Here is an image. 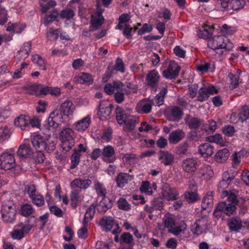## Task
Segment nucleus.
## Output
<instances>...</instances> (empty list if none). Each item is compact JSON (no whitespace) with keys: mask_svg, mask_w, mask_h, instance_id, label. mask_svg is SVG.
<instances>
[{"mask_svg":"<svg viewBox=\"0 0 249 249\" xmlns=\"http://www.w3.org/2000/svg\"><path fill=\"white\" fill-rule=\"evenodd\" d=\"M219 204L222 207L221 208L224 214L228 216L233 214L236 209L235 205L232 204L231 203H227L225 201L219 202Z\"/></svg>","mask_w":249,"mask_h":249,"instance_id":"bb28decb","label":"nucleus"},{"mask_svg":"<svg viewBox=\"0 0 249 249\" xmlns=\"http://www.w3.org/2000/svg\"><path fill=\"white\" fill-rule=\"evenodd\" d=\"M113 105L107 101H102L99 106L98 115L102 120H106L110 118Z\"/></svg>","mask_w":249,"mask_h":249,"instance_id":"20e7f679","label":"nucleus"},{"mask_svg":"<svg viewBox=\"0 0 249 249\" xmlns=\"http://www.w3.org/2000/svg\"><path fill=\"white\" fill-rule=\"evenodd\" d=\"M124 28L123 31V34L127 39H131L132 38V32H135L137 28L134 29L130 26L128 23H125L124 25Z\"/></svg>","mask_w":249,"mask_h":249,"instance_id":"5fc2aeb1","label":"nucleus"},{"mask_svg":"<svg viewBox=\"0 0 249 249\" xmlns=\"http://www.w3.org/2000/svg\"><path fill=\"white\" fill-rule=\"evenodd\" d=\"M229 77L231 81L230 88L231 89L236 88L239 85V75L230 73L229 74Z\"/></svg>","mask_w":249,"mask_h":249,"instance_id":"8fccbe9b","label":"nucleus"},{"mask_svg":"<svg viewBox=\"0 0 249 249\" xmlns=\"http://www.w3.org/2000/svg\"><path fill=\"white\" fill-rule=\"evenodd\" d=\"M132 179V177L128 174L120 173L117 175L116 178V181L117 186L122 188L128 183V181H131Z\"/></svg>","mask_w":249,"mask_h":249,"instance_id":"aec40b11","label":"nucleus"},{"mask_svg":"<svg viewBox=\"0 0 249 249\" xmlns=\"http://www.w3.org/2000/svg\"><path fill=\"white\" fill-rule=\"evenodd\" d=\"M228 226L231 231H238L242 227V221L238 217H233L229 220Z\"/></svg>","mask_w":249,"mask_h":249,"instance_id":"4be33fe9","label":"nucleus"},{"mask_svg":"<svg viewBox=\"0 0 249 249\" xmlns=\"http://www.w3.org/2000/svg\"><path fill=\"white\" fill-rule=\"evenodd\" d=\"M249 118V108L247 106H244L239 114V119L243 122Z\"/></svg>","mask_w":249,"mask_h":249,"instance_id":"3c124183","label":"nucleus"},{"mask_svg":"<svg viewBox=\"0 0 249 249\" xmlns=\"http://www.w3.org/2000/svg\"><path fill=\"white\" fill-rule=\"evenodd\" d=\"M129 89H122L114 93V98L115 102L118 104L122 103L124 100V94H130Z\"/></svg>","mask_w":249,"mask_h":249,"instance_id":"473e14b6","label":"nucleus"},{"mask_svg":"<svg viewBox=\"0 0 249 249\" xmlns=\"http://www.w3.org/2000/svg\"><path fill=\"white\" fill-rule=\"evenodd\" d=\"M199 174L205 178L210 179L213 177V173L210 166L203 165L200 168Z\"/></svg>","mask_w":249,"mask_h":249,"instance_id":"f704fd0d","label":"nucleus"},{"mask_svg":"<svg viewBox=\"0 0 249 249\" xmlns=\"http://www.w3.org/2000/svg\"><path fill=\"white\" fill-rule=\"evenodd\" d=\"M75 16V13L72 10L66 8L62 10L60 13V16L62 18L70 19Z\"/></svg>","mask_w":249,"mask_h":249,"instance_id":"603ef678","label":"nucleus"},{"mask_svg":"<svg viewBox=\"0 0 249 249\" xmlns=\"http://www.w3.org/2000/svg\"><path fill=\"white\" fill-rule=\"evenodd\" d=\"M225 38L222 36H214L209 38L208 41V46L213 50L222 49Z\"/></svg>","mask_w":249,"mask_h":249,"instance_id":"6e6552de","label":"nucleus"},{"mask_svg":"<svg viewBox=\"0 0 249 249\" xmlns=\"http://www.w3.org/2000/svg\"><path fill=\"white\" fill-rule=\"evenodd\" d=\"M90 123V119L89 117H86L75 123V126L77 130L84 131L89 126Z\"/></svg>","mask_w":249,"mask_h":249,"instance_id":"c85d7f7f","label":"nucleus"},{"mask_svg":"<svg viewBox=\"0 0 249 249\" xmlns=\"http://www.w3.org/2000/svg\"><path fill=\"white\" fill-rule=\"evenodd\" d=\"M114 150L112 146L108 145L104 147L102 151V154L104 157L110 158L114 154Z\"/></svg>","mask_w":249,"mask_h":249,"instance_id":"338daca9","label":"nucleus"},{"mask_svg":"<svg viewBox=\"0 0 249 249\" xmlns=\"http://www.w3.org/2000/svg\"><path fill=\"white\" fill-rule=\"evenodd\" d=\"M33 203L37 206H41L44 204V199L43 196L41 195H35L31 198Z\"/></svg>","mask_w":249,"mask_h":249,"instance_id":"774afa93","label":"nucleus"},{"mask_svg":"<svg viewBox=\"0 0 249 249\" xmlns=\"http://www.w3.org/2000/svg\"><path fill=\"white\" fill-rule=\"evenodd\" d=\"M23 89L29 94H36L38 92V84L31 85L24 87Z\"/></svg>","mask_w":249,"mask_h":249,"instance_id":"052dcab7","label":"nucleus"},{"mask_svg":"<svg viewBox=\"0 0 249 249\" xmlns=\"http://www.w3.org/2000/svg\"><path fill=\"white\" fill-rule=\"evenodd\" d=\"M118 206L120 209L124 211H128L131 208L130 205L128 203L126 200L123 198H120L117 201Z\"/></svg>","mask_w":249,"mask_h":249,"instance_id":"6e6d98bb","label":"nucleus"},{"mask_svg":"<svg viewBox=\"0 0 249 249\" xmlns=\"http://www.w3.org/2000/svg\"><path fill=\"white\" fill-rule=\"evenodd\" d=\"M33 211V209L30 204H26L21 207V214L25 216L31 214Z\"/></svg>","mask_w":249,"mask_h":249,"instance_id":"0e129e2a","label":"nucleus"},{"mask_svg":"<svg viewBox=\"0 0 249 249\" xmlns=\"http://www.w3.org/2000/svg\"><path fill=\"white\" fill-rule=\"evenodd\" d=\"M207 139L211 142H215L220 145L224 144V141L221 135L219 134H216L214 135L209 136L207 137Z\"/></svg>","mask_w":249,"mask_h":249,"instance_id":"4d7b16f0","label":"nucleus"},{"mask_svg":"<svg viewBox=\"0 0 249 249\" xmlns=\"http://www.w3.org/2000/svg\"><path fill=\"white\" fill-rule=\"evenodd\" d=\"M75 106L72 102L69 99H67L61 105L60 110L65 116L69 117L72 115L75 110Z\"/></svg>","mask_w":249,"mask_h":249,"instance_id":"4468645a","label":"nucleus"},{"mask_svg":"<svg viewBox=\"0 0 249 249\" xmlns=\"http://www.w3.org/2000/svg\"><path fill=\"white\" fill-rule=\"evenodd\" d=\"M187 229V225L184 221H181L178 226L173 227L171 229L168 230L169 232L173 233L176 236L178 235L181 232H183Z\"/></svg>","mask_w":249,"mask_h":249,"instance_id":"e433bc0d","label":"nucleus"},{"mask_svg":"<svg viewBox=\"0 0 249 249\" xmlns=\"http://www.w3.org/2000/svg\"><path fill=\"white\" fill-rule=\"evenodd\" d=\"M58 15V11L55 9H53L50 14L46 15L44 19V25L47 26L50 23L55 20Z\"/></svg>","mask_w":249,"mask_h":249,"instance_id":"58836bf2","label":"nucleus"},{"mask_svg":"<svg viewBox=\"0 0 249 249\" xmlns=\"http://www.w3.org/2000/svg\"><path fill=\"white\" fill-rule=\"evenodd\" d=\"M199 152L204 158L211 156L213 153V146L208 143L201 144L199 146Z\"/></svg>","mask_w":249,"mask_h":249,"instance_id":"412c9836","label":"nucleus"},{"mask_svg":"<svg viewBox=\"0 0 249 249\" xmlns=\"http://www.w3.org/2000/svg\"><path fill=\"white\" fill-rule=\"evenodd\" d=\"M120 242L130 244L132 242L133 236L128 232L123 233L120 237Z\"/></svg>","mask_w":249,"mask_h":249,"instance_id":"bf43d9fd","label":"nucleus"},{"mask_svg":"<svg viewBox=\"0 0 249 249\" xmlns=\"http://www.w3.org/2000/svg\"><path fill=\"white\" fill-rule=\"evenodd\" d=\"M182 167L186 173H192L196 171L197 167V162L196 160L193 158H187L183 160Z\"/></svg>","mask_w":249,"mask_h":249,"instance_id":"9b49d317","label":"nucleus"},{"mask_svg":"<svg viewBox=\"0 0 249 249\" xmlns=\"http://www.w3.org/2000/svg\"><path fill=\"white\" fill-rule=\"evenodd\" d=\"M161 194L163 197L168 200H176L178 198V193L175 188H171L167 183L163 184L161 187Z\"/></svg>","mask_w":249,"mask_h":249,"instance_id":"39448f33","label":"nucleus"},{"mask_svg":"<svg viewBox=\"0 0 249 249\" xmlns=\"http://www.w3.org/2000/svg\"><path fill=\"white\" fill-rule=\"evenodd\" d=\"M99 225L106 231H111L114 227L116 228L112 231L114 234H118L121 231L119 225L110 216H104L99 222Z\"/></svg>","mask_w":249,"mask_h":249,"instance_id":"f03ea898","label":"nucleus"},{"mask_svg":"<svg viewBox=\"0 0 249 249\" xmlns=\"http://www.w3.org/2000/svg\"><path fill=\"white\" fill-rule=\"evenodd\" d=\"M202 223L201 220H198L192 225L191 230L194 234L200 235L203 233L205 225Z\"/></svg>","mask_w":249,"mask_h":249,"instance_id":"c9c22d12","label":"nucleus"},{"mask_svg":"<svg viewBox=\"0 0 249 249\" xmlns=\"http://www.w3.org/2000/svg\"><path fill=\"white\" fill-rule=\"evenodd\" d=\"M245 3L244 0H232V8L233 10H238L244 7Z\"/></svg>","mask_w":249,"mask_h":249,"instance_id":"69168bd1","label":"nucleus"},{"mask_svg":"<svg viewBox=\"0 0 249 249\" xmlns=\"http://www.w3.org/2000/svg\"><path fill=\"white\" fill-rule=\"evenodd\" d=\"M116 117L119 124H124L126 121L129 114H127L125 111L120 107L117 106L115 109Z\"/></svg>","mask_w":249,"mask_h":249,"instance_id":"a878e982","label":"nucleus"},{"mask_svg":"<svg viewBox=\"0 0 249 249\" xmlns=\"http://www.w3.org/2000/svg\"><path fill=\"white\" fill-rule=\"evenodd\" d=\"M74 131L70 128L63 129L60 133V137L61 140L64 141H74Z\"/></svg>","mask_w":249,"mask_h":249,"instance_id":"2f4dec72","label":"nucleus"},{"mask_svg":"<svg viewBox=\"0 0 249 249\" xmlns=\"http://www.w3.org/2000/svg\"><path fill=\"white\" fill-rule=\"evenodd\" d=\"M91 183V180L89 179L76 178L71 182V187L72 188H78L85 190L89 188Z\"/></svg>","mask_w":249,"mask_h":249,"instance_id":"f3484780","label":"nucleus"},{"mask_svg":"<svg viewBox=\"0 0 249 249\" xmlns=\"http://www.w3.org/2000/svg\"><path fill=\"white\" fill-rule=\"evenodd\" d=\"M160 78L159 73L156 70H152L147 74L146 81L147 85L154 91H157Z\"/></svg>","mask_w":249,"mask_h":249,"instance_id":"423d86ee","label":"nucleus"},{"mask_svg":"<svg viewBox=\"0 0 249 249\" xmlns=\"http://www.w3.org/2000/svg\"><path fill=\"white\" fill-rule=\"evenodd\" d=\"M61 118V115L59 114L58 110H53L51 113L48 119L49 125L53 128L57 127L58 124L57 123L58 119Z\"/></svg>","mask_w":249,"mask_h":249,"instance_id":"cd10ccee","label":"nucleus"},{"mask_svg":"<svg viewBox=\"0 0 249 249\" xmlns=\"http://www.w3.org/2000/svg\"><path fill=\"white\" fill-rule=\"evenodd\" d=\"M202 127L206 132H213L216 129V123L213 120H209L208 123L203 124Z\"/></svg>","mask_w":249,"mask_h":249,"instance_id":"a18cd8bd","label":"nucleus"},{"mask_svg":"<svg viewBox=\"0 0 249 249\" xmlns=\"http://www.w3.org/2000/svg\"><path fill=\"white\" fill-rule=\"evenodd\" d=\"M96 204H92L86 211L84 219L83 221V224L86 225L90 220H91L94 215L95 212Z\"/></svg>","mask_w":249,"mask_h":249,"instance_id":"72a5a7b5","label":"nucleus"},{"mask_svg":"<svg viewBox=\"0 0 249 249\" xmlns=\"http://www.w3.org/2000/svg\"><path fill=\"white\" fill-rule=\"evenodd\" d=\"M185 137V132L180 129L172 131L169 136L168 140L170 143L176 144Z\"/></svg>","mask_w":249,"mask_h":249,"instance_id":"a211bd4d","label":"nucleus"},{"mask_svg":"<svg viewBox=\"0 0 249 249\" xmlns=\"http://www.w3.org/2000/svg\"><path fill=\"white\" fill-rule=\"evenodd\" d=\"M95 14L98 17H95L93 15H91V17L90 31L97 30L102 26L105 21L101 13L97 12Z\"/></svg>","mask_w":249,"mask_h":249,"instance_id":"f8f14e48","label":"nucleus"},{"mask_svg":"<svg viewBox=\"0 0 249 249\" xmlns=\"http://www.w3.org/2000/svg\"><path fill=\"white\" fill-rule=\"evenodd\" d=\"M94 189L96 190L97 194L102 197L103 198L106 197L107 190L105 189L104 184L96 181L94 182Z\"/></svg>","mask_w":249,"mask_h":249,"instance_id":"4c0bfd02","label":"nucleus"},{"mask_svg":"<svg viewBox=\"0 0 249 249\" xmlns=\"http://www.w3.org/2000/svg\"><path fill=\"white\" fill-rule=\"evenodd\" d=\"M180 70V67L177 66L175 70L169 65L167 69L163 71V75L166 79H175L178 75Z\"/></svg>","mask_w":249,"mask_h":249,"instance_id":"393cba45","label":"nucleus"},{"mask_svg":"<svg viewBox=\"0 0 249 249\" xmlns=\"http://www.w3.org/2000/svg\"><path fill=\"white\" fill-rule=\"evenodd\" d=\"M185 123L190 129H197L203 125L204 120L198 118L192 117L188 115L185 119Z\"/></svg>","mask_w":249,"mask_h":249,"instance_id":"2eb2a0df","label":"nucleus"},{"mask_svg":"<svg viewBox=\"0 0 249 249\" xmlns=\"http://www.w3.org/2000/svg\"><path fill=\"white\" fill-rule=\"evenodd\" d=\"M130 19V16L128 14H123L120 16L119 18L118 24L116 26V29L122 30L123 28V23H127L126 22Z\"/></svg>","mask_w":249,"mask_h":249,"instance_id":"de8ad7c7","label":"nucleus"},{"mask_svg":"<svg viewBox=\"0 0 249 249\" xmlns=\"http://www.w3.org/2000/svg\"><path fill=\"white\" fill-rule=\"evenodd\" d=\"M184 197L188 203H194L199 199L197 192H186L184 193Z\"/></svg>","mask_w":249,"mask_h":249,"instance_id":"37998d69","label":"nucleus"},{"mask_svg":"<svg viewBox=\"0 0 249 249\" xmlns=\"http://www.w3.org/2000/svg\"><path fill=\"white\" fill-rule=\"evenodd\" d=\"M217 93V90L213 86H209L208 88H201L198 90L199 96L197 97V100L203 102L207 100L210 94Z\"/></svg>","mask_w":249,"mask_h":249,"instance_id":"0eeeda50","label":"nucleus"},{"mask_svg":"<svg viewBox=\"0 0 249 249\" xmlns=\"http://www.w3.org/2000/svg\"><path fill=\"white\" fill-rule=\"evenodd\" d=\"M167 92L166 88H163L160 92L155 97V101L156 105L160 106L164 103V98Z\"/></svg>","mask_w":249,"mask_h":249,"instance_id":"49530a36","label":"nucleus"},{"mask_svg":"<svg viewBox=\"0 0 249 249\" xmlns=\"http://www.w3.org/2000/svg\"><path fill=\"white\" fill-rule=\"evenodd\" d=\"M79 81L82 84L90 85L93 83V79L90 74L84 73L80 76Z\"/></svg>","mask_w":249,"mask_h":249,"instance_id":"13d9d810","label":"nucleus"},{"mask_svg":"<svg viewBox=\"0 0 249 249\" xmlns=\"http://www.w3.org/2000/svg\"><path fill=\"white\" fill-rule=\"evenodd\" d=\"M10 130L7 126H5L0 128V141H3L10 136Z\"/></svg>","mask_w":249,"mask_h":249,"instance_id":"e2e57ef3","label":"nucleus"},{"mask_svg":"<svg viewBox=\"0 0 249 249\" xmlns=\"http://www.w3.org/2000/svg\"><path fill=\"white\" fill-rule=\"evenodd\" d=\"M138 123L137 119L133 116L129 115L124 124H125L130 130H133L137 124Z\"/></svg>","mask_w":249,"mask_h":249,"instance_id":"09e8293b","label":"nucleus"},{"mask_svg":"<svg viewBox=\"0 0 249 249\" xmlns=\"http://www.w3.org/2000/svg\"><path fill=\"white\" fill-rule=\"evenodd\" d=\"M31 143L33 147L37 150L42 151L46 147V141L40 135H36L31 137Z\"/></svg>","mask_w":249,"mask_h":249,"instance_id":"ddd939ff","label":"nucleus"},{"mask_svg":"<svg viewBox=\"0 0 249 249\" xmlns=\"http://www.w3.org/2000/svg\"><path fill=\"white\" fill-rule=\"evenodd\" d=\"M113 205V201L108 198H103L97 206V210L99 212L105 213Z\"/></svg>","mask_w":249,"mask_h":249,"instance_id":"b1692460","label":"nucleus"},{"mask_svg":"<svg viewBox=\"0 0 249 249\" xmlns=\"http://www.w3.org/2000/svg\"><path fill=\"white\" fill-rule=\"evenodd\" d=\"M33 158L36 162L42 163L45 159V155L42 151L37 150L33 156Z\"/></svg>","mask_w":249,"mask_h":249,"instance_id":"680f3d73","label":"nucleus"},{"mask_svg":"<svg viewBox=\"0 0 249 249\" xmlns=\"http://www.w3.org/2000/svg\"><path fill=\"white\" fill-rule=\"evenodd\" d=\"M17 153L19 157L27 158L32 155L33 152L29 144H22L19 146Z\"/></svg>","mask_w":249,"mask_h":249,"instance_id":"5701e85b","label":"nucleus"},{"mask_svg":"<svg viewBox=\"0 0 249 249\" xmlns=\"http://www.w3.org/2000/svg\"><path fill=\"white\" fill-rule=\"evenodd\" d=\"M26 44L28 46L29 50H27V49H21L18 51L17 54V57L19 60H21L22 59L27 58L29 54L30 53L32 44L30 42H27Z\"/></svg>","mask_w":249,"mask_h":249,"instance_id":"c03bdc74","label":"nucleus"},{"mask_svg":"<svg viewBox=\"0 0 249 249\" xmlns=\"http://www.w3.org/2000/svg\"><path fill=\"white\" fill-rule=\"evenodd\" d=\"M171 114L176 120H180L183 114L182 110L179 107H174L171 109Z\"/></svg>","mask_w":249,"mask_h":249,"instance_id":"864d4df0","label":"nucleus"},{"mask_svg":"<svg viewBox=\"0 0 249 249\" xmlns=\"http://www.w3.org/2000/svg\"><path fill=\"white\" fill-rule=\"evenodd\" d=\"M213 205V196L212 192H208L203 197L201 207L206 210L207 208H211Z\"/></svg>","mask_w":249,"mask_h":249,"instance_id":"c756f323","label":"nucleus"},{"mask_svg":"<svg viewBox=\"0 0 249 249\" xmlns=\"http://www.w3.org/2000/svg\"><path fill=\"white\" fill-rule=\"evenodd\" d=\"M79 192L80 191L79 190L76 189L71 192L70 197L71 201V205L73 208H76L79 203V200L80 198Z\"/></svg>","mask_w":249,"mask_h":249,"instance_id":"a19ab883","label":"nucleus"},{"mask_svg":"<svg viewBox=\"0 0 249 249\" xmlns=\"http://www.w3.org/2000/svg\"><path fill=\"white\" fill-rule=\"evenodd\" d=\"M80 157L81 154L78 153L76 149H74L73 153L71 157V164L70 166V169H73L77 166L80 162Z\"/></svg>","mask_w":249,"mask_h":249,"instance_id":"ea45409f","label":"nucleus"},{"mask_svg":"<svg viewBox=\"0 0 249 249\" xmlns=\"http://www.w3.org/2000/svg\"><path fill=\"white\" fill-rule=\"evenodd\" d=\"M230 153L229 150L225 148L218 151L216 153L214 156V159L218 162H223L228 159Z\"/></svg>","mask_w":249,"mask_h":249,"instance_id":"7c9ffc66","label":"nucleus"},{"mask_svg":"<svg viewBox=\"0 0 249 249\" xmlns=\"http://www.w3.org/2000/svg\"><path fill=\"white\" fill-rule=\"evenodd\" d=\"M30 117L29 116L21 115L16 118L14 121L15 125L20 128L21 130H24L27 126L29 125Z\"/></svg>","mask_w":249,"mask_h":249,"instance_id":"6ab92c4d","label":"nucleus"},{"mask_svg":"<svg viewBox=\"0 0 249 249\" xmlns=\"http://www.w3.org/2000/svg\"><path fill=\"white\" fill-rule=\"evenodd\" d=\"M234 178V176H230L228 172H225L222 174V179L218 185V191H223L229 186L231 182Z\"/></svg>","mask_w":249,"mask_h":249,"instance_id":"dca6fc26","label":"nucleus"},{"mask_svg":"<svg viewBox=\"0 0 249 249\" xmlns=\"http://www.w3.org/2000/svg\"><path fill=\"white\" fill-rule=\"evenodd\" d=\"M32 60L36 64L40 69L43 70H46V63L43 58L38 54H34L32 56Z\"/></svg>","mask_w":249,"mask_h":249,"instance_id":"79ce46f5","label":"nucleus"},{"mask_svg":"<svg viewBox=\"0 0 249 249\" xmlns=\"http://www.w3.org/2000/svg\"><path fill=\"white\" fill-rule=\"evenodd\" d=\"M163 208V202L162 198L157 197L152 201L151 206L146 205L144 207V210L149 213H152L155 211L161 210Z\"/></svg>","mask_w":249,"mask_h":249,"instance_id":"9d476101","label":"nucleus"},{"mask_svg":"<svg viewBox=\"0 0 249 249\" xmlns=\"http://www.w3.org/2000/svg\"><path fill=\"white\" fill-rule=\"evenodd\" d=\"M1 213V218L4 222L12 223L15 220L17 210L16 206L12 201L4 200L3 201Z\"/></svg>","mask_w":249,"mask_h":249,"instance_id":"f257e3e1","label":"nucleus"},{"mask_svg":"<svg viewBox=\"0 0 249 249\" xmlns=\"http://www.w3.org/2000/svg\"><path fill=\"white\" fill-rule=\"evenodd\" d=\"M16 165L15 158L12 154L3 153L0 155V168L8 170Z\"/></svg>","mask_w":249,"mask_h":249,"instance_id":"7ed1b4c3","label":"nucleus"},{"mask_svg":"<svg viewBox=\"0 0 249 249\" xmlns=\"http://www.w3.org/2000/svg\"><path fill=\"white\" fill-rule=\"evenodd\" d=\"M174 155L166 150H160L159 152V160L165 165H171L174 162Z\"/></svg>","mask_w":249,"mask_h":249,"instance_id":"1a4fd4ad","label":"nucleus"}]
</instances>
